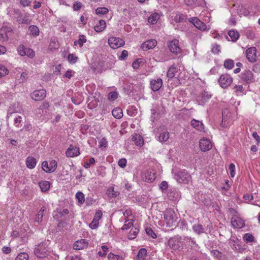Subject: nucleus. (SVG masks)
Masks as SVG:
<instances>
[{
    "label": "nucleus",
    "instance_id": "obj_1",
    "mask_svg": "<svg viewBox=\"0 0 260 260\" xmlns=\"http://www.w3.org/2000/svg\"><path fill=\"white\" fill-rule=\"evenodd\" d=\"M164 216L167 226L173 227L175 225L178 217L173 209H167L164 212Z\"/></svg>",
    "mask_w": 260,
    "mask_h": 260
},
{
    "label": "nucleus",
    "instance_id": "obj_2",
    "mask_svg": "<svg viewBox=\"0 0 260 260\" xmlns=\"http://www.w3.org/2000/svg\"><path fill=\"white\" fill-rule=\"evenodd\" d=\"M47 243L48 242L44 241L35 246L34 254L36 256L43 258L49 254V251Z\"/></svg>",
    "mask_w": 260,
    "mask_h": 260
},
{
    "label": "nucleus",
    "instance_id": "obj_3",
    "mask_svg": "<svg viewBox=\"0 0 260 260\" xmlns=\"http://www.w3.org/2000/svg\"><path fill=\"white\" fill-rule=\"evenodd\" d=\"M175 178L180 183H188L191 177L185 170L178 171L175 175Z\"/></svg>",
    "mask_w": 260,
    "mask_h": 260
},
{
    "label": "nucleus",
    "instance_id": "obj_4",
    "mask_svg": "<svg viewBox=\"0 0 260 260\" xmlns=\"http://www.w3.org/2000/svg\"><path fill=\"white\" fill-rule=\"evenodd\" d=\"M240 77L241 80L246 84H250L255 81L253 74L249 70H246L242 72Z\"/></svg>",
    "mask_w": 260,
    "mask_h": 260
},
{
    "label": "nucleus",
    "instance_id": "obj_5",
    "mask_svg": "<svg viewBox=\"0 0 260 260\" xmlns=\"http://www.w3.org/2000/svg\"><path fill=\"white\" fill-rule=\"evenodd\" d=\"M233 79L230 75L227 74L220 75L218 82L220 86L223 88H227L232 83Z\"/></svg>",
    "mask_w": 260,
    "mask_h": 260
},
{
    "label": "nucleus",
    "instance_id": "obj_6",
    "mask_svg": "<svg viewBox=\"0 0 260 260\" xmlns=\"http://www.w3.org/2000/svg\"><path fill=\"white\" fill-rule=\"evenodd\" d=\"M168 47L170 51L175 54H178L181 52V48L179 44V41L176 39L169 41L168 43Z\"/></svg>",
    "mask_w": 260,
    "mask_h": 260
},
{
    "label": "nucleus",
    "instance_id": "obj_7",
    "mask_svg": "<svg viewBox=\"0 0 260 260\" xmlns=\"http://www.w3.org/2000/svg\"><path fill=\"white\" fill-rule=\"evenodd\" d=\"M108 43L113 49H117L124 44V41L119 38L110 37L108 39Z\"/></svg>",
    "mask_w": 260,
    "mask_h": 260
},
{
    "label": "nucleus",
    "instance_id": "obj_8",
    "mask_svg": "<svg viewBox=\"0 0 260 260\" xmlns=\"http://www.w3.org/2000/svg\"><path fill=\"white\" fill-rule=\"evenodd\" d=\"M247 59L251 62H254L256 61V49L255 47H250L246 50Z\"/></svg>",
    "mask_w": 260,
    "mask_h": 260
},
{
    "label": "nucleus",
    "instance_id": "obj_9",
    "mask_svg": "<svg viewBox=\"0 0 260 260\" xmlns=\"http://www.w3.org/2000/svg\"><path fill=\"white\" fill-rule=\"evenodd\" d=\"M141 177L145 182H152L155 179V173L151 170H146L142 173Z\"/></svg>",
    "mask_w": 260,
    "mask_h": 260
},
{
    "label": "nucleus",
    "instance_id": "obj_10",
    "mask_svg": "<svg viewBox=\"0 0 260 260\" xmlns=\"http://www.w3.org/2000/svg\"><path fill=\"white\" fill-rule=\"evenodd\" d=\"M46 96V92L44 89L34 91L31 94V98L36 101L43 100Z\"/></svg>",
    "mask_w": 260,
    "mask_h": 260
},
{
    "label": "nucleus",
    "instance_id": "obj_11",
    "mask_svg": "<svg viewBox=\"0 0 260 260\" xmlns=\"http://www.w3.org/2000/svg\"><path fill=\"white\" fill-rule=\"evenodd\" d=\"M188 21L192 23L199 29L205 30L207 28L206 24L200 21L197 17L190 18Z\"/></svg>",
    "mask_w": 260,
    "mask_h": 260
},
{
    "label": "nucleus",
    "instance_id": "obj_12",
    "mask_svg": "<svg viewBox=\"0 0 260 260\" xmlns=\"http://www.w3.org/2000/svg\"><path fill=\"white\" fill-rule=\"evenodd\" d=\"M212 147L211 142L209 139H203L200 141V148L202 151L205 152L210 150Z\"/></svg>",
    "mask_w": 260,
    "mask_h": 260
},
{
    "label": "nucleus",
    "instance_id": "obj_13",
    "mask_svg": "<svg viewBox=\"0 0 260 260\" xmlns=\"http://www.w3.org/2000/svg\"><path fill=\"white\" fill-rule=\"evenodd\" d=\"M211 98V94L208 91H203L197 98L200 105H204Z\"/></svg>",
    "mask_w": 260,
    "mask_h": 260
},
{
    "label": "nucleus",
    "instance_id": "obj_14",
    "mask_svg": "<svg viewBox=\"0 0 260 260\" xmlns=\"http://www.w3.org/2000/svg\"><path fill=\"white\" fill-rule=\"evenodd\" d=\"M17 21L19 24H29L31 22V20L30 18L29 14L26 13L24 15L20 14L17 17Z\"/></svg>",
    "mask_w": 260,
    "mask_h": 260
},
{
    "label": "nucleus",
    "instance_id": "obj_15",
    "mask_svg": "<svg viewBox=\"0 0 260 260\" xmlns=\"http://www.w3.org/2000/svg\"><path fill=\"white\" fill-rule=\"evenodd\" d=\"M162 85V80L160 78L152 79L150 81V87L153 91H158Z\"/></svg>",
    "mask_w": 260,
    "mask_h": 260
},
{
    "label": "nucleus",
    "instance_id": "obj_16",
    "mask_svg": "<svg viewBox=\"0 0 260 260\" xmlns=\"http://www.w3.org/2000/svg\"><path fill=\"white\" fill-rule=\"evenodd\" d=\"M66 155L67 157H75L80 154V149L79 147H74L73 145H70L66 151Z\"/></svg>",
    "mask_w": 260,
    "mask_h": 260
},
{
    "label": "nucleus",
    "instance_id": "obj_17",
    "mask_svg": "<svg viewBox=\"0 0 260 260\" xmlns=\"http://www.w3.org/2000/svg\"><path fill=\"white\" fill-rule=\"evenodd\" d=\"M168 245L173 250H177L180 247V242L177 238H171L168 241Z\"/></svg>",
    "mask_w": 260,
    "mask_h": 260
},
{
    "label": "nucleus",
    "instance_id": "obj_18",
    "mask_svg": "<svg viewBox=\"0 0 260 260\" xmlns=\"http://www.w3.org/2000/svg\"><path fill=\"white\" fill-rule=\"evenodd\" d=\"M156 41L155 40H149L144 43L141 45V48L144 50H147L153 48L156 45Z\"/></svg>",
    "mask_w": 260,
    "mask_h": 260
},
{
    "label": "nucleus",
    "instance_id": "obj_19",
    "mask_svg": "<svg viewBox=\"0 0 260 260\" xmlns=\"http://www.w3.org/2000/svg\"><path fill=\"white\" fill-rule=\"evenodd\" d=\"M231 223L234 228H242L245 224L244 221L239 217L232 218Z\"/></svg>",
    "mask_w": 260,
    "mask_h": 260
},
{
    "label": "nucleus",
    "instance_id": "obj_20",
    "mask_svg": "<svg viewBox=\"0 0 260 260\" xmlns=\"http://www.w3.org/2000/svg\"><path fill=\"white\" fill-rule=\"evenodd\" d=\"M87 243L85 242V240L81 239V240L77 241L75 242L73 247L76 250H80L87 247Z\"/></svg>",
    "mask_w": 260,
    "mask_h": 260
},
{
    "label": "nucleus",
    "instance_id": "obj_21",
    "mask_svg": "<svg viewBox=\"0 0 260 260\" xmlns=\"http://www.w3.org/2000/svg\"><path fill=\"white\" fill-rule=\"evenodd\" d=\"M191 125L196 129L199 131H203L204 129V126L201 121L197 120L194 119H193L191 121Z\"/></svg>",
    "mask_w": 260,
    "mask_h": 260
},
{
    "label": "nucleus",
    "instance_id": "obj_22",
    "mask_svg": "<svg viewBox=\"0 0 260 260\" xmlns=\"http://www.w3.org/2000/svg\"><path fill=\"white\" fill-rule=\"evenodd\" d=\"M106 27V23L105 20H100L94 26V30L98 32L103 31Z\"/></svg>",
    "mask_w": 260,
    "mask_h": 260
},
{
    "label": "nucleus",
    "instance_id": "obj_23",
    "mask_svg": "<svg viewBox=\"0 0 260 260\" xmlns=\"http://www.w3.org/2000/svg\"><path fill=\"white\" fill-rule=\"evenodd\" d=\"M132 141H134L135 144L138 146H141L144 143V140L142 137L139 134H135L132 136Z\"/></svg>",
    "mask_w": 260,
    "mask_h": 260
},
{
    "label": "nucleus",
    "instance_id": "obj_24",
    "mask_svg": "<svg viewBox=\"0 0 260 260\" xmlns=\"http://www.w3.org/2000/svg\"><path fill=\"white\" fill-rule=\"evenodd\" d=\"M37 164L36 159L32 156H28L26 158V165L29 169H33L35 167Z\"/></svg>",
    "mask_w": 260,
    "mask_h": 260
},
{
    "label": "nucleus",
    "instance_id": "obj_25",
    "mask_svg": "<svg viewBox=\"0 0 260 260\" xmlns=\"http://www.w3.org/2000/svg\"><path fill=\"white\" fill-rule=\"evenodd\" d=\"M177 71L178 68L173 64L171 66L167 72V76L169 78H172L175 76V74L177 72Z\"/></svg>",
    "mask_w": 260,
    "mask_h": 260
},
{
    "label": "nucleus",
    "instance_id": "obj_26",
    "mask_svg": "<svg viewBox=\"0 0 260 260\" xmlns=\"http://www.w3.org/2000/svg\"><path fill=\"white\" fill-rule=\"evenodd\" d=\"M41 190L43 192L47 191L50 188V184L48 181H42L39 183Z\"/></svg>",
    "mask_w": 260,
    "mask_h": 260
},
{
    "label": "nucleus",
    "instance_id": "obj_27",
    "mask_svg": "<svg viewBox=\"0 0 260 260\" xmlns=\"http://www.w3.org/2000/svg\"><path fill=\"white\" fill-rule=\"evenodd\" d=\"M112 115L117 119H120L123 116L122 110L120 108H115L112 111Z\"/></svg>",
    "mask_w": 260,
    "mask_h": 260
},
{
    "label": "nucleus",
    "instance_id": "obj_28",
    "mask_svg": "<svg viewBox=\"0 0 260 260\" xmlns=\"http://www.w3.org/2000/svg\"><path fill=\"white\" fill-rule=\"evenodd\" d=\"M193 231L197 234L200 235L204 233V229L200 224H195L192 226Z\"/></svg>",
    "mask_w": 260,
    "mask_h": 260
},
{
    "label": "nucleus",
    "instance_id": "obj_29",
    "mask_svg": "<svg viewBox=\"0 0 260 260\" xmlns=\"http://www.w3.org/2000/svg\"><path fill=\"white\" fill-rule=\"evenodd\" d=\"M28 30L30 32V35L34 36H38L39 35V29L36 25H30L28 28Z\"/></svg>",
    "mask_w": 260,
    "mask_h": 260
},
{
    "label": "nucleus",
    "instance_id": "obj_30",
    "mask_svg": "<svg viewBox=\"0 0 260 260\" xmlns=\"http://www.w3.org/2000/svg\"><path fill=\"white\" fill-rule=\"evenodd\" d=\"M237 13L240 16L243 15L247 16L249 14V11L248 10L243 6H239L238 9H237Z\"/></svg>",
    "mask_w": 260,
    "mask_h": 260
},
{
    "label": "nucleus",
    "instance_id": "obj_31",
    "mask_svg": "<svg viewBox=\"0 0 260 260\" xmlns=\"http://www.w3.org/2000/svg\"><path fill=\"white\" fill-rule=\"evenodd\" d=\"M158 18L159 16L158 14L154 13L151 14L150 16L148 17V21L150 23L155 24L156 23Z\"/></svg>",
    "mask_w": 260,
    "mask_h": 260
},
{
    "label": "nucleus",
    "instance_id": "obj_32",
    "mask_svg": "<svg viewBox=\"0 0 260 260\" xmlns=\"http://www.w3.org/2000/svg\"><path fill=\"white\" fill-rule=\"evenodd\" d=\"M49 169L46 171L47 173L53 172L57 168V162L55 160H51L49 165Z\"/></svg>",
    "mask_w": 260,
    "mask_h": 260
},
{
    "label": "nucleus",
    "instance_id": "obj_33",
    "mask_svg": "<svg viewBox=\"0 0 260 260\" xmlns=\"http://www.w3.org/2000/svg\"><path fill=\"white\" fill-rule=\"evenodd\" d=\"M138 233H139L138 229H137L136 228L132 229L130 231V232L128 235V238L130 240H133V239H135Z\"/></svg>",
    "mask_w": 260,
    "mask_h": 260
},
{
    "label": "nucleus",
    "instance_id": "obj_34",
    "mask_svg": "<svg viewBox=\"0 0 260 260\" xmlns=\"http://www.w3.org/2000/svg\"><path fill=\"white\" fill-rule=\"evenodd\" d=\"M46 208L45 207H42L41 208V210L39 211L38 214L37 215V217L35 219L36 221L38 222V223L42 221L44 214V212Z\"/></svg>",
    "mask_w": 260,
    "mask_h": 260
},
{
    "label": "nucleus",
    "instance_id": "obj_35",
    "mask_svg": "<svg viewBox=\"0 0 260 260\" xmlns=\"http://www.w3.org/2000/svg\"><path fill=\"white\" fill-rule=\"evenodd\" d=\"M228 34L233 42L236 41L239 37L238 32L234 30H230Z\"/></svg>",
    "mask_w": 260,
    "mask_h": 260
},
{
    "label": "nucleus",
    "instance_id": "obj_36",
    "mask_svg": "<svg viewBox=\"0 0 260 260\" xmlns=\"http://www.w3.org/2000/svg\"><path fill=\"white\" fill-rule=\"evenodd\" d=\"M169 138V133L167 131L162 132L159 136V140L160 142H166Z\"/></svg>",
    "mask_w": 260,
    "mask_h": 260
},
{
    "label": "nucleus",
    "instance_id": "obj_37",
    "mask_svg": "<svg viewBox=\"0 0 260 260\" xmlns=\"http://www.w3.org/2000/svg\"><path fill=\"white\" fill-rule=\"evenodd\" d=\"M243 240L246 243L252 242L254 241V237L250 233H246L243 236Z\"/></svg>",
    "mask_w": 260,
    "mask_h": 260
},
{
    "label": "nucleus",
    "instance_id": "obj_38",
    "mask_svg": "<svg viewBox=\"0 0 260 260\" xmlns=\"http://www.w3.org/2000/svg\"><path fill=\"white\" fill-rule=\"evenodd\" d=\"M76 197L78 200V202L80 204H82L85 201V198L84 194L80 191H78L76 194Z\"/></svg>",
    "mask_w": 260,
    "mask_h": 260
},
{
    "label": "nucleus",
    "instance_id": "obj_39",
    "mask_svg": "<svg viewBox=\"0 0 260 260\" xmlns=\"http://www.w3.org/2000/svg\"><path fill=\"white\" fill-rule=\"evenodd\" d=\"M223 66L229 70L232 69L234 67V61L231 59H228L224 61Z\"/></svg>",
    "mask_w": 260,
    "mask_h": 260
},
{
    "label": "nucleus",
    "instance_id": "obj_40",
    "mask_svg": "<svg viewBox=\"0 0 260 260\" xmlns=\"http://www.w3.org/2000/svg\"><path fill=\"white\" fill-rule=\"evenodd\" d=\"M29 256L25 252L20 253L16 257L15 260H28Z\"/></svg>",
    "mask_w": 260,
    "mask_h": 260
},
{
    "label": "nucleus",
    "instance_id": "obj_41",
    "mask_svg": "<svg viewBox=\"0 0 260 260\" xmlns=\"http://www.w3.org/2000/svg\"><path fill=\"white\" fill-rule=\"evenodd\" d=\"M147 251L145 248L141 249L138 253V257L139 260H144L145 257L146 256Z\"/></svg>",
    "mask_w": 260,
    "mask_h": 260
},
{
    "label": "nucleus",
    "instance_id": "obj_42",
    "mask_svg": "<svg viewBox=\"0 0 260 260\" xmlns=\"http://www.w3.org/2000/svg\"><path fill=\"white\" fill-rule=\"evenodd\" d=\"M108 9L105 7L98 8L95 10L97 15H104L108 12Z\"/></svg>",
    "mask_w": 260,
    "mask_h": 260
},
{
    "label": "nucleus",
    "instance_id": "obj_43",
    "mask_svg": "<svg viewBox=\"0 0 260 260\" xmlns=\"http://www.w3.org/2000/svg\"><path fill=\"white\" fill-rule=\"evenodd\" d=\"M14 122V124L16 127L21 128L22 126V124H20L22 122V117L20 116L16 117Z\"/></svg>",
    "mask_w": 260,
    "mask_h": 260
},
{
    "label": "nucleus",
    "instance_id": "obj_44",
    "mask_svg": "<svg viewBox=\"0 0 260 260\" xmlns=\"http://www.w3.org/2000/svg\"><path fill=\"white\" fill-rule=\"evenodd\" d=\"M109 260H123L122 256L110 253L108 256Z\"/></svg>",
    "mask_w": 260,
    "mask_h": 260
},
{
    "label": "nucleus",
    "instance_id": "obj_45",
    "mask_svg": "<svg viewBox=\"0 0 260 260\" xmlns=\"http://www.w3.org/2000/svg\"><path fill=\"white\" fill-rule=\"evenodd\" d=\"M118 94L116 91L110 92L108 95V100L110 101H114L118 98Z\"/></svg>",
    "mask_w": 260,
    "mask_h": 260
},
{
    "label": "nucleus",
    "instance_id": "obj_46",
    "mask_svg": "<svg viewBox=\"0 0 260 260\" xmlns=\"http://www.w3.org/2000/svg\"><path fill=\"white\" fill-rule=\"evenodd\" d=\"M8 72V69L5 66L0 64V77L6 76Z\"/></svg>",
    "mask_w": 260,
    "mask_h": 260
},
{
    "label": "nucleus",
    "instance_id": "obj_47",
    "mask_svg": "<svg viewBox=\"0 0 260 260\" xmlns=\"http://www.w3.org/2000/svg\"><path fill=\"white\" fill-rule=\"evenodd\" d=\"M101 247H102V249L103 250H102V251H99L98 252V254L100 256H102V257L105 256L107 254V252L108 250V248L106 245H103Z\"/></svg>",
    "mask_w": 260,
    "mask_h": 260
},
{
    "label": "nucleus",
    "instance_id": "obj_48",
    "mask_svg": "<svg viewBox=\"0 0 260 260\" xmlns=\"http://www.w3.org/2000/svg\"><path fill=\"white\" fill-rule=\"evenodd\" d=\"M99 102V100L97 99H95L94 100L91 101L88 104V107L90 109H93L96 108L98 106V104Z\"/></svg>",
    "mask_w": 260,
    "mask_h": 260
},
{
    "label": "nucleus",
    "instance_id": "obj_49",
    "mask_svg": "<svg viewBox=\"0 0 260 260\" xmlns=\"http://www.w3.org/2000/svg\"><path fill=\"white\" fill-rule=\"evenodd\" d=\"M8 36L7 35L5 30L3 29H0V40L2 41H6L8 40Z\"/></svg>",
    "mask_w": 260,
    "mask_h": 260
},
{
    "label": "nucleus",
    "instance_id": "obj_50",
    "mask_svg": "<svg viewBox=\"0 0 260 260\" xmlns=\"http://www.w3.org/2000/svg\"><path fill=\"white\" fill-rule=\"evenodd\" d=\"M78 45L80 47H82L84 43L86 42V39L85 36L81 35L79 36V39L78 40Z\"/></svg>",
    "mask_w": 260,
    "mask_h": 260
},
{
    "label": "nucleus",
    "instance_id": "obj_51",
    "mask_svg": "<svg viewBox=\"0 0 260 260\" xmlns=\"http://www.w3.org/2000/svg\"><path fill=\"white\" fill-rule=\"evenodd\" d=\"M26 50V48H25L24 45H20L18 48V52L21 56L25 55V51Z\"/></svg>",
    "mask_w": 260,
    "mask_h": 260
},
{
    "label": "nucleus",
    "instance_id": "obj_52",
    "mask_svg": "<svg viewBox=\"0 0 260 260\" xmlns=\"http://www.w3.org/2000/svg\"><path fill=\"white\" fill-rule=\"evenodd\" d=\"M99 224V220L97 219H95L93 218L92 221L89 224V227L91 229H95L98 227Z\"/></svg>",
    "mask_w": 260,
    "mask_h": 260
},
{
    "label": "nucleus",
    "instance_id": "obj_53",
    "mask_svg": "<svg viewBox=\"0 0 260 260\" xmlns=\"http://www.w3.org/2000/svg\"><path fill=\"white\" fill-rule=\"evenodd\" d=\"M68 59L70 62L74 63L77 61L78 57L73 54H70L68 55Z\"/></svg>",
    "mask_w": 260,
    "mask_h": 260
},
{
    "label": "nucleus",
    "instance_id": "obj_54",
    "mask_svg": "<svg viewBox=\"0 0 260 260\" xmlns=\"http://www.w3.org/2000/svg\"><path fill=\"white\" fill-rule=\"evenodd\" d=\"M220 45L215 44L213 45L211 51L215 54H218L220 51Z\"/></svg>",
    "mask_w": 260,
    "mask_h": 260
},
{
    "label": "nucleus",
    "instance_id": "obj_55",
    "mask_svg": "<svg viewBox=\"0 0 260 260\" xmlns=\"http://www.w3.org/2000/svg\"><path fill=\"white\" fill-rule=\"evenodd\" d=\"M146 232L148 235H150L153 238H156V234L153 231V230L150 228H147L146 229Z\"/></svg>",
    "mask_w": 260,
    "mask_h": 260
},
{
    "label": "nucleus",
    "instance_id": "obj_56",
    "mask_svg": "<svg viewBox=\"0 0 260 260\" xmlns=\"http://www.w3.org/2000/svg\"><path fill=\"white\" fill-rule=\"evenodd\" d=\"M235 166L234 164H232V163L231 164L229 167V169L230 171V174L231 177H232V178L234 177L235 175Z\"/></svg>",
    "mask_w": 260,
    "mask_h": 260
},
{
    "label": "nucleus",
    "instance_id": "obj_57",
    "mask_svg": "<svg viewBox=\"0 0 260 260\" xmlns=\"http://www.w3.org/2000/svg\"><path fill=\"white\" fill-rule=\"evenodd\" d=\"M142 62L141 59H137L134 61L132 63V67L134 69H137L140 67L141 62Z\"/></svg>",
    "mask_w": 260,
    "mask_h": 260
},
{
    "label": "nucleus",
    "instance_id": "obj_58",
    "mask_svg": "<svg viewBox=\"0 0 260 260\" xmlns=\"http://www.w3.org/2000/svg\"><path fill=\"white\" fill-rule=\"evenodd\" d=\"M82 7V4L81 2H76L73 6V8L74 11L79 10Z\"/></svg>",
    "mask_w": 260,
    "mask_h": 260
},
{
    "label": "nucleus",
    "instance_id": "obj_59",
    "mask_svg": "<svg viewBox=\"0 0 260 260\" xmlns=\"http://www.w3.org/2000/svg\"><path fill=\"white\" fill-rule=\"evenodd\" d=\"M25 53V55H27L28 57L30 58L34 57L35 55V52L29 48H26Z\"/></svg>",
    "mask_w": 260,
    "mask_h": 260
},
{
    "label": "nucleus",
    "instance_id": "obj_60",
    "mask_svg": "<svg viewBox=\"0 0 260 260\" xmlns=\"http://www.w3.org/2000/svg\"><path fill=\"white\" fill-rule=\"evenodd\" d=\"M126 162L127 161L125 158H121L119 160L118 164L119 167L124 168L126 165Z\"/></svg>",
    "mask_w": 260,
    "mask_h": 260
},
{
    "label": "nucleus",
    "instance_id": "obj_61",
    "mask_svg": "<svg viewBox=\"0 0 260 260\" xmlns=\"http://www.w3.org/2000/svg\"><path fill=\"white\" fill-rule=\"evenodd\" d=\"M103 213L101 210H98L94 215V218L97 219L99 221L100 219L102 217Z\"/></svg>",
    "mask_w": 260,
    "mask_h": 260
},
{
    "label": "nucleus",
    "instance_id": "obj_62",
    "mask_svg": "<svg viewBox=\"0 0 260 260\" xmlns=\"http://www.w3.org/2000/svg\"><path fill=\"white\" fill-rule=\"evenodd\" d=\"M27 79V74L25 72H23L20 76V78L19 79V83L23 82Z\"/></svg>",
    "mask_w": 260,
    "mask_h": 260
},
{
    "label": "nucleus",
    "instance_id": "obj_63",
    "mask_svg": "<svg viewBox=\"0 0 260 260\" xmlns=\"http://www.w3.org/2000/svg\"><path fill=\"white\" fill-rule=\"evenodd\" d=\"M99 143H100V145H99L100 147L105 148L107 145V142L106 139H105V138H102L100 140Z\"/></svg>",
    "mask_w": 260,
    "mask_h": 260
},
{
    "label": "nucleus",
    "instance_id": "obj_64",
    "mask_svg": "<svg viewBox=\"0 0 260 260\" xmlns=\"http://www.w3.org/2000/svg\"><path fill=\"white\" fill-rule=\"evenodd\" d=\"M168 183L165 181H162L159 185V188L162 190H166L168 188Z\"/></svg>",
    "mask_w": 260,
    "mask_h": 260
}]
</instances>
